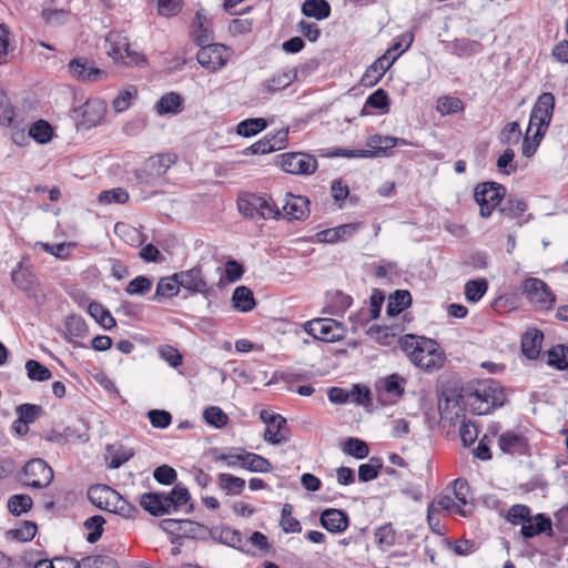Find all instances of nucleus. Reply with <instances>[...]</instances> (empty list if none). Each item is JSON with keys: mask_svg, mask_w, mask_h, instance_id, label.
Here are the masks:
<instances>
[{"mask_svg": "<svg viewBox=\"0 0 568 568\" xmlns=\"http://www.w3.org/2000/svg\"><path fill=\"white\" fill-rule=\"evenodd\" d=\"M276 164L288 174L310 175L317 169L315 156L304 152H287L276 156Z\"/></svg>", "mask_w": 568, "mask_h": 568, "instance_id": "0eeeda50", "label": "nucleus"}, {"mask_svg": "<svg viewBox=\"0 0 568 568\" xmlns=\"http://www.w3.org/2000/svg\"><path fill=\"white\" fill-rule=\"evenodd\" d=\"M505 402V390L500 384L494 379L479 382L467 398L470 410L476 415L489 414L495 408L501 407Z\"/></svg>", "mask_w": 568, "mask_h": 568, "instance_id": "f03ea898", "label": "nucleus"}, {"mask_svg": "<svg viewBox=\"0 0 568 568\" xmlns=\"http://www.w3.org/2000/svg\"><path fill=\"white\" fill-rule=\"evenodd\" d=\"M175 278L179 280L180 287L185 288L190 293H205L207 291V283L201 267L195 266L187 271L175 273Z\"/></svg>", "mask_w": 568, "mask_h": 568, "instance_id": "f8f14e48", "label": "nucleus"}, {"mask_svg": "<svg viewBox=\"0 0 568 568\" xmlns=\"http://www.w3.org/2000/svg\"><path fill=\"white\" fill-rule=\"evenodd\" d=\"M520 532L525 538H534L535 536L542 532H548V535H551V520L544 514H538L535 517H530V519L521 525Z\"/></svg>", "mask_w": 568, "mask_h": 568, "instance_id": "4be33fe9", "label": "nucleus"}, {"mask_svg": "<svg viewBox=\"0 0 568 568\" xmlns=\"http://www.w3.org/2000/svg\"><path fill=\"white\" fill-rule=\"evenodd\" d=\"M499 448L510 455H525L527 453V442L525 437L513 432H506L499 436Z\"/></svg>", "mask_w": 568, "mask_h": 568, "instance_id": "5701e85b", "label": "nucleus"}, {"mask_svg": "<svg viewBox=\"0 0 568 568\" xmlns=\"http://www.w3.org/2000/svg\"><path fill=\"white\" fill-rule=\"evenodd\" d=\"M547 364L559 371L568 368V347L558 344L547 352Z\"/></svg>", "mask_w": 568, "mask_h": 568, "instance_id": "4c0bfd02", "label": "nucleus"}, {"mask_svg": "<svg viewBox=\"0 0 568 568\" xmlns=\"http://www.w3.org/2000/svg\"><path fill=\"white\" fill-rule=\"evenodd\" d=\"M106 54L116 63L125 65L140 64L144 57L131 48L128 36L122 31H110L105 37Z\"/></svg>", "mask_w": 568, "mask_h": 568, "instance_id": "7ed1b4c3", "label": "nucleus"}, {"mask_svg": "<svg viewBox=\"0 0 568 568\" xmlns=\"http://www.w3.org/2000/svg\"><path fill=\"white\" fill-rule=\"evenodd\" d=\"M527 210L525 200L516 196H509L500 207V213L508 219H516Z\"/></svg>", "mask_w": 568, "mask_h": 568, "instance_id": "de8ad7c7", "label": "nucleus"}, {"mask_svg": "<svg viewBox=\"0 0 568 568\" xmlns=\"http://www.w3.org/2000/svg\"><path fill=\"white\" fill-rule=\"evenodd\" d=\"M449 51L459 58H469L483 51V44L479 41L468 38L455 39L448 44Z\"/></svg>", "mask_w": 568, "mask_h": 568, "instance_id": "c85d7f7f", "label": "nucleus"}, {"mask_svg": "<svg viewBox=\"0 0 568 568\" xmlns=\"http://www.w3.org/2000/svg\"><path fill=\"white\" fill-rule=\"evenodd\" d=\"M366 149L372 158L388 156L389 151L396 146V138L390 135L375 134L367 139Z\"/></svg>", "mask_w": 568, "mask_h": 568, "instance_id": "412c9836", "label": "nucleus"}, {"mask_svg": "<svg viewBox=\"0 0 568 568\" xmlns=\"http://www.w3.org/2000/svg\"><path fill=\"white\" fill-rule=\"evenodd\" d=\"M180 291L179 280L175 278V274L170 277H163L156 285L153 301H160L162 297H171L178 295Z\"/></svg>", "mask_w": 568, "mask_h": 568, "instance_id": "e433bc0d", "label": "nucleus"}, {"mask_svg": "<svg viewBox=\"0 0 568 568\" xmlns=\"http://www.w3.org/2000/svg\"><path fill=\"white\" fill-rule=\"evenodd\" d=\"M398 344L412 364L425 372L437 371L444 364V354L432 338L407 334L398 339Z\"/></svg>", "mask_w": 568, "mask_h": 568, "instance_id": "f257e3e1", "label": "nucleus"}, {"mask_svg": "<svg viewBox=\"0 0 568 568\" xmlns=\"http://www.w3.org/2000/svg\"><path fill=\"white\" fill-rule=\"evenodd\" d=\"M414 42V34L410 31L402 33L395 42L386 50L388 55L398 54V58L406 52Z\"/></svg>", "mask_w": 568, "mask_h": 568, "instance_id": "052dcab7", "label": "nucleus"}, {"mask_svg": "<svg viewBox=\"0 0 568 568\" xmlns=\"http://www.w3.org/2000/svg\"><path fill=\"white\" fill-rule=\"evenodd\" d=\"M88 313L104 329L110 331L116 325V322L110 311L98 302L89 303Z\"/></svg>", "mask_w": 568, "mask_h": 568, "instance_id": "72a5a7b5", "label": "nucleus"}, {"mask_svg": "<svg viewBox=\"0 0 568 568\" xmlns=\"http://www.w3.org/2000/svg\"><path fill=\"white\" fill-rule=\"evenodd\" d=\"M344 452L357 459L366 458L369 454L367 444L358 438H348L345 442Z\"/></svg>", "mask_w": 568, "mask_h": 568, "instance_id": "69168bd1", "label": "nucleus"}, {"mask_svg": "<svg viewBox=\"0 0 568 568\" xmlns=\"http://www.w3.org/2000/svg\"><path fill=\"white\" fill-rule=\"evenodd\" d=\"M32 507V499L29 495H13L8 500V509L11 514L19 516Z\"/></svg>", "mask_w": 568, "mask_h": 568, "instance_id": "13d9d810", "label": "nucleus"}, {"mask_svg": "<svg viewBox=\"0 0 568 568\" xmlns=\"http://www.w3.org/2000/svg\"><path fill=\"white\" fill-rule=\"evenodd\" d=\"M183 109V98L176 92H170L161 97L155 105L156 113L179 114Z\"/></svg>", "mask_w": 568, "mask_h": 568, "instance_id": "7c9ffc66", "label": "nucleus"}, {"mask_svg": "<svg viewBox=\"0 0 568 568\" xmlns=\"http://www.w3.org/2000/svg\"><path fill=\"white\" fill-rule=\"evenodd\" d=\"M243 448H231L226 452L212 449L211 455L214 462L224 463L229 467H241Z\"/></svg>", "mask_w": 568, "mask_h": 568, "instance_id": "79ce46f5", "label": "nucleus"}, {"mask_svg": "<svg viewBox=\"0 0 568 568\" xmlns=\"http://www.w3.org/2000/svg\"><path fill=\"white\" fill-rule=\"evenodd\" d=\"M203 418L209 425L215 428H222L229 422L227 415L219 406H210L205 408L203 412Z\"/></svg>", "mask_w": 568, "mask_h": 568, "instance_id": "864d4df0", "label": "nucleus"}, {"mask_svg": "<svg viewBox=\"0 0 568 568\" xmlns=\"http://www.w3.org/2000/svg\"><path fill=\"white\" fill-rule=\"evenodd\" d=\"M26 371L28 378L36 382H45L52 376L50 369L36 359L26 362Z\"/></svg>", "mask_w": 568, "mask_h": 568, "instance_id": "8fccbe9b", "label": "nucleus"}, {"mask_svg": "<svg viewBox=\"0 0 568 568\" xmlns=\"http://www.w3.org/2000/svg\"><path fill=\"white\" fill-rule=\"evenodd\" d=\"M297 78L295 69H287L273 74L270 79L262 82L266 92H276L290 87Z\"/></svg>", "mask_w": 568, "mask_h": 568, "instance_id": "b1692460", "label": "nucleus"}, {"mask_svg": "<svg viewBox=\"0 0 568 568\" xmlns=\"http://www.w3.org/2000/svg\"><path fill=\"white\" fill-rule=\"evenodd\" d=\"M310 201L302 195L287 193L285 196L283 211L290 220H303L308 216Z\"/></svg>", "mask_w": 568, "mask_h": 568, "instance_id": "a211bd4d", "label": "nucleus"}, {"mask_svg": "<svg viewBox=\"0 0 568 568\" xmlns=\"http://www.w3.org/2000/svg\"><path fill=\"white\" fill-rule=\"evenodd\" d=\"M108 511L118 514L124 518H131L138 510L116 491V498L111 501V509H108Z\"/></svg>", "mask_w": 568, "mask_h": 568, "instance_id": "338daca9", "label": "nucleus"}, {"mask_svg": "<svg viewBox=\"0 0 568 568\" xmlns=\"http://www.w3.org/2000/svg\"><path fill=\"white\" fill-rule=\"evenodd\" d=\"M285 425L286 419L283 416L273 414L268 419L267 427L265 428L263 435L264 440L273 445L286 442V437L282 434V429Z\"/></svg>", "mask_w": 568, "mask_h": 568, "instance_id": "c756f323", "label": "nucleus"}, {"mask_svg": "<svg viewBox=\"0 0 568 568\" xmlns=\"http://www.w3.org/2000/svg\"><path fill=\"white\" fill-rule=\"evenodd\" d=\"M412 304V296L408 291H396L390 296L387 305V314L390 316L398 315Z\"/></svg>", "mask_w": 568, "mask_h": 568, "instance_id": "37998d69", "label": "nucleus"}, {"mask_svg": "<svg viewBox=\"0 0 568 568\" xmlns=\"http://www.w3.org/2000/svg\"><path fill=\"white\" fill-rule=\"evenodd\" d=\"M505 187L497 182H484L474 190V199L479 205L481 217H489L505 196Z\"/></svg>", "mask_w": 568, "mask_h": 568, "instance_id": "423d86ee", "label": "nucleus"}, {"mask_svg": "<svg viewBox=\"0 0 568 568\" xmlns=\"http://www.w3.org/2000/svg\"><path fill=\"white\" fill-rule=\"evenodd\" d=\"M382 464L377 458H371L367 464H362L358 468V479L363 483L371 481L378 477Z\"/></svg>", "mask_w": 568, "mask_h": 568, "instance_id": "0e129e2a", "label": "nucleus"}, {"mask_svg": "<svg viewBox=\"0 0 568 568\" xmlns=\"http://www.w3.org/2000/svg\"><path fill=\"white\" fill-rule=\"evenodd\" d=\"M101 204H124L129 201V193L123 187H114L111 190L102 191L98 197Z\"/></svg>", "mask_w": 568, "mask_h": 568, "instance_id": "6e6d98bb", "label": "nucleus"}, {"mask_svg": "<svg viewBox=\"0 0 568 568\" xmlns=\"http://www.w3.org/2000/svg\"><path fill=\"white\" fill-rule=\"evenodd\" d=\"M23 471L26 484L33 488L47 487L53 479L52 468L41 458L28 462Z\"/></svg>", "mask_w": 568, "mask_h": 568, "instance_id": "9b49d317", "label": "nucleus"}, {"mask_svg": "<svg viewBox=\"0 0 568 568\" xmlns=\"http://www.w3.org/2000/svg\"><path fill=\"white\" fill-rule=\"evenodd\" d=\"M320 523L327 531L339 534L347 529L349 519L344 510L328 508L322 511Z\"/></svg>", "mask_w": 568, "mask_h": 568, "instance_id": "4468645a", "label": "nucleus"}, {"mask_svg": "<svg viewBox=\"0 0 568 568\" xmlns=\"http://www.w3.org/2000/svg\"><path fill=\"white\" fill-rule=\"evenodd\" d=\"M530 133L531 132L527 131L521 145V153L526 158H530L536 153L546 132L541 131V129H536L532 135H530Z\"/></svg>", "mask_w": 568, "mask_h": 568, "instance_id": "5fc2aeb1", "label": "nucleus"}, {"mask_svg": "<svg viewBox=\"0 0 568 568\" xmlns=\"http://www.w3.org/2000/svg\"><path fill=\"white\" fill-rule=\"evenodd\" d=\"M241 467L253 473H270L273 467L268 459L243 449Z\"/></svg>", "mask_w": 568, "mask_h": 568, "instance_id": "2f4dec72", "label": "nucleus"}, {"mask_svg": "<svg viewBox=\"0 0 568 568\" xmlns=\"http://www.w3.org/2000/svg\"><path fill=\"white\" fill-rule=\"evenodd\" d=\"M175 155L171 153L150 156L145 162V171L151 176H162L175 163Z\"/></svg>", "mask_w": 568, "mask_h": 568, "instance_id": "cd10ccee", "label": "nucleus"}, {"mask_svg": "<svg viewBox=\"0 0 568 568\" xmlns=\"http://www.w3.org/2000/svg\"><path fill=\"white\" fill-rule=\"evenodd\" d=\"M104 523V518L100 515L91 516L84 521L85 529L91 530L87 536L88 542L94 544L101 538Z\"/></svg>", "mask_w": 568, "mask_h": 568, "instance_id": "603ef678", "label": "nucleus"}, {"mask_svg": "<svg viewBox=\"0 0 568 568\" xmlns=\"http://www.w3.org/2000/svg\"><path fill=\"white\" fill-rule=\"evenodd\" d=\"M171 500L166 497V494L160 493H145L141 496L140 505L144 510L153 516H163L170 514Z\"/></svg>", "mask_w": 568, "mask_h": 568, "instance_id": "f3484780", "label": "nucleus"}, {"mask_svg": "<svg viewBox=\"0 0 568 568\" xmlns=\"http://www.w3.org/2000/svg\"><path fill=\"white\" fill-rule=\"evenodd\" d=\"M152 287V282L144 275H139L129 282L125 292L129 295H144Z\"/></svg>", "mask_w": 568, "mask_h": 568, "instance_id": "774afa93", "label": "nucleus"}, {"mask_svg": "<svg viewBox=\"0 0 568 568\" xmlns=\"http://www.w3.org/2000/svg\"><path fill=\"white\" fill-rule=\"evenodd\" d=\"M521 288L528 302L536 310L548 311L555 305L556 296L542 280L528 277L523 282Z\"/></svg>", "mask_w": 568, "mask_h": 568, "instance_id": "39448f33", "label": "nucleus"}, {"mask_svg": "<svg viewBox=\"0 0 568 568\" xmlns=\"http://www.w3.org/2000/svg\"><path fill=\"white\" fill-rule=\"evenodd\" d=\"M219 483L221 488L229 495H240L245 487V480L243 478L226 473L219 475Z\"/></svg>", "mask_w": 568, "mask_h": 568, "instance_id": "a18cd8bd", "label": "nucleus"}, {"mask_svg": "<svg viewBox=\"0 0 568 568\" xmlns=\"http://www.w3.org/2000/svg\"><path fill=\"white\" fill-rule=\"evenodd\" d=\"M381 388L394 397H402L405 392L406 379L398 374H390L383 378Z\"/></svg>", "mask_w": 568, "mask_h": 568, "instance_id": "ea45409f", "label": "nucleus"}, {"mask_svg": "<svg viewBox=\"0 0 568 568\" xmlns=\"http://www.w3.org/2000/svg\"><path fill=\"white\" fill-rule=\"evenodd\" d=\"M166 497L171 500L170 510H175L179 507L185 505L190 499V493L185 486L178 483L173 487L170 494H166Z\"/></svg>", "mask_w": 568, "mask_h": 568, "instance_id": "4d7b16f0", "label": "nucleus"}, {"mask_svg": "<svg viewBox=\"0 0 568 568\" xmlns=\"http://www.w3.org/2000/svg\"><path fill=\"white\" fill-rule=\"evenodd\" d=\"M233 307L236 311L246 313L255 307V300L251 288L247 286H239L232 295Z\"/></svg>", "mask_w": 568, "mask_h": 568, "instance_id": "473e14b6", "label": "nucleus"}, {"mask_svg": "<svg viewBox=\"0 0 568 568\" xmlns=\"http://www.w3.org/2000/svg\"><path fill=\"white\" fill-rule=\"evenodd\" d=\"M41 16L45 23L50 26H61L68 21L70 11L55 8L53 1H50L43 7Z\"/></svg>", "mask_w": 568, "mask_h": 568, "instance_id": "c9c22d12", "label": "nucleus"}, {"mask_svg": "<svg viewBox=\"0 0 568 568\" xmlns=\"http://www.w3.org/2000/svg\"><path fill=\"white\" fill-rule=\"evenodd\" d=\"M68 68L72 78L81 82H98L108 75L106 71L95 67V63L85 57L72 59Z\"/></svg>", "mask_w": 568, "mask_h": 568, "instance_id": "9d476101", "label": "nucleus"}, {"mask_svg": "<svg viewBox=\"0 0 568 568\" xmlns=\"http://www.w3.org/2000/svg\"><path fill=\"white\" fill-rule=\"evenodd\" d=\"M305 331L316 339L336 342L344 337V328L333 318H315L306 323Z\"/></svg>", "mask_w": 568, "mask_h": 568, "instance_id": "6e6552de", "label": "nucleus"}, {"mask_svg": "<svg viewBox=\"0 0 568 568\" xmlns=\"http://www.w3.org/2000/svg\"><path fill=\"white\" fill-rule=\"evenodd\" d=\"M67 341L75 347H83L82 344L74 341V338H84L89 333L85 321L80 316L72 314L65 320Z\"/></svg>", "mask_w": 568, "mask_h": 568, "instance_id": "393cba45", "label": "nucleus"}, {"mask_svg": "<svg viewBox=\"0 0 568 568\" xmlns=\"http://www.w3.org/2000/svg\"><path fill=\"white\" fill-rule=\"evenodd\" d=\"M82 124L85 128L95 126L104 116L105 108L100 100H89L79 109Z\"/></svg>", "mask_w": 568, "mask_h": 568, "instance_id": "aec40b11", "label": "nucleus"}, {"mask_svg": "<svg viewBox=\"0 0 568 568\" xmlns=\"http://www.w3.org/2000/svg\"><path fill=\"white\" fill-rule=\"evenodd\" d=\"M302 13L310 18L323 20L329 17L331 7L326 0H305L302 4Z\"/></svg>", "mask_w": 568, "mask_h": 568, "instance_id": "f704fd0d", "label": "nucleus"}, {"mask_svg": "<svg viewBox=\"0 0 568 568\" xmlns=\"http://www.w3.org/2000/svg\"><path fill=\"white\" fill-rule=\"evenodd\" d=\"M288 130L282 129L272 136L264 139L252 144L248 150L252 154H267L285 148L287 142Z\"/></svg>", "mask_w": 568, "mask_h": 568, "instance_id": "2eb2a0df", "label": "nucleus"}, {"mask_svg": "<svg viewBox=\"0 0 568 568\" xmlns=\"http://www.w3.org/2000/svg\"><path fill=\"white\" fill-rule=\"evenodd\" d=\"M436 110L440 115L445 116L463 111L464 103L457 97L443 95L439 97L436 101Z\"/></svg>", "mask_w": 568, "mask_h": 568, "instance_id": "a19ab883", "label": "nucleus"}, {"mask_svg": "<svg viewBox=\"0 0 568 568\" xmlns=\"http://www.w3.org/2000/svg\"><path fill=\"white\" fill-rule=\"evenodd\" d=\"M521 131L518 122H509L500 131L499 141L501 144L514 145L519 142Z\"/></svg>", "mask_w": 568, "mask_h": 568, "instance_id": "e2e57ef3", "label": "nucleus"}, {"mask_svg": "<svg viewBox=\"0 0 568 568\" xmlns=\"http://www.w3.org/2000/svg\"><path fill=\"white\" fill-rule=\"evenodd\" d=\"M211 535L213 539L217 540L220 544L232 547L245 554L250 552L245 549L246 539L237 529L231 528L229 526L216 527L211 531Z\"/></svg>", "mask_w": 568, "mask_h": 568, "instance_id": "ddd939ff", "label": "nucleus"}, {"mask_svg": "<svg viewBox=\"0 0 568 568\" xmlns=\"http://www.w3.org/2000/svg\"><path fill=\"white\" fill-rule=\"evenodd\" d=\"M552 114L545 113L542 110L538 108H532L529 119L528 132H531L534 128L541 129V131H547V128L550 124Z\"/></svg>", "mask_w": 568, "mask_h": 568, "instance_id": "680f3d73", "label": "nucleus"}, {"mask_svg": "<svg viewBox=\"0 0 568 568\" xmlns=\"http://www.w3.org/2000/svg\"><path fill=\"white\" fill-rule=\"evenodd\" d=\"M88 498L95 507L108 510L116 498V490L106 485H93L88 490Z\"/></svg>", "mask_w": 568, "mask_h": 568, "instance_id": "6ab92c4d", "label": "nucleus"}, {"mask_svg": "<svg viewBox=\"0 0 568 568\" xmlns=\"http://www.w3.org/2000/svg\"><path fill=\"white\" fill-rule=\"evenodd\" d=\"M37 525L33 521H23V524L14 529L7 531V537L17 541H30L37 534Z\"/></svg>", "mask_w": 568, "mask_h": 568, "instance_id": "49530a36", "label": "nucleus"}, {"mask_svg": "<svg viewBox=\"0 0 568 568\" xmlns=\"http://www.w3.org/2000/svg\"><path fill=\"white\" fill-rule=\"evenodd\" d=\"M428 506L430 511L439 513L440 510H446L452 514H458V506L450 495H438Z\"/></svg>", "mask_w": 568, "mask_h": 568, "instance_id": "bf43d9fd", "label": "nucleus"}, {"mask_svg": "<svg viewBox=\"0 0 568 568\" xmlns=\"http://www.w3.org/2000/svg\"><path fill=\"white\" fill-rule=\"evenodd\" d=\"M52 133L51 125L44 120H38L29 129L30 138L41 144L49 142L52 138Z\"/></svg>", "mask_w": 568, "mask_h": 568, "instance_id": "3c124183", "label": "nucleus"}, {"mask_svg": "<svg viewBox=\"0 0 568 568\" xmlns=\"http://www.w3.org/2000/svg\"><path fill=\"white\" fill-rule=\"evenodd\" d=\"M240 212L250 219H275L281 214L278 206L266 194L248 193L237 201Z\"/></svg>", "mask_w": 568, "mask_h": 568, "instance_id": "20e7f679", "label": "nucleus"}, {"mask_svg": "<svg viewBox=\"0 0 568 568\" xmlns=\"http://www.w3.org/2000/svg\"><path fill=\"white\" fill-rule=\"evenodd\" d=\"M231 50L221 43H214L200 49L196 53L197 62L209 71L215 72L226 65Z\"/></svg>", "mask_w": 568, "mask_h": 568, "instance_id": "1a4fd4ad", "label": "nucleus"}, {"mask_svg": "<svg viewBox=\"0 0 568 568\" xmlns=\"http://www.w3.org/2000/svg\"><path fill=\"white\" fill-rule=\"evenodd\" d=\"M544 335L538 329L527 331L521 338V352L529 358L535 359L539 356Z\"/></svg>", "mask_w": 568, "mask_h": 568, "instance_id": "bb28decb", "label": "nucleus"}, {"mask_svg": "<svg viewBox=\"0 0 568 568\" xmlns=\"http://www.w3.org/2000/svg\"><path fill=\"white\" fill-rule=\"evenodd\" d=\"M191 37L193 41L200 47V49L213 44V31L209 26H206V18L200 13H196L191 31Z\"/></svg>", "mask_w": 568, "mask_h": 568, "instance_id": "a878e982", "label": "nucleus"}, {"mask_svg": "<svg viewBox=\"0 0 568 568\" xmlns=\"http://www.w3.org/2000/svg\"><path fill=\"white\" fill-rule=\"evenodd\" d=\"M266 126V120L263 118L246 119L237 124L236 132L239 135L250 138L262 132Z\"/></svg>", "mask_w": 568, "mask_h": 568, "instance_id": "c03bdc74", "label": "nucleus"}, {"mask_svg": "<svg viewBox=\"0 0 568 568\" xmlns=\"http://www.w3.org/2000/svg\"><path fill=\"white\" fill-rule=\"evenodd\" d=\"M488 290V282L485 278L467 281L465 284V297L471 303L479 302Z\"/></svg>", "mask_w": 568, "mask_h": 568, "instance_id": "58836bf2", "label": "nucleus"}, {"mask_svg": "<svg viewBox=\"0 0 568 568\" xmlns=\"http://www.w3.org/2000/svg\"><path fill=\"white\" fill-rule=\"evenodd\" d=\"M293 507L291 504H284L282 511H281V520L280 525L284 532L286 534H294V532H301L302 526L301 523L292 517Z\"/></svg>", "mask_w": 568, "mask_h": 568, "instance_id": "09e8293b", "label": "nucleus"}, {"mask_svg": "<svg viewBox=\"0 0 568 568\" xmlns=\"http://www.w3.org/2000/svg\"><path fill=\"white\" fill-rule=\"evenodd\" d=\"M454 499L458 506V515L467 517L474 508V504L470 497V487L467 480L457 478L453 483Z\"/></svg>", "mask_w": 568, "mask_h": 568, "instance_id": "dca6fc26", "label": "nucleus"}]
</instances>
